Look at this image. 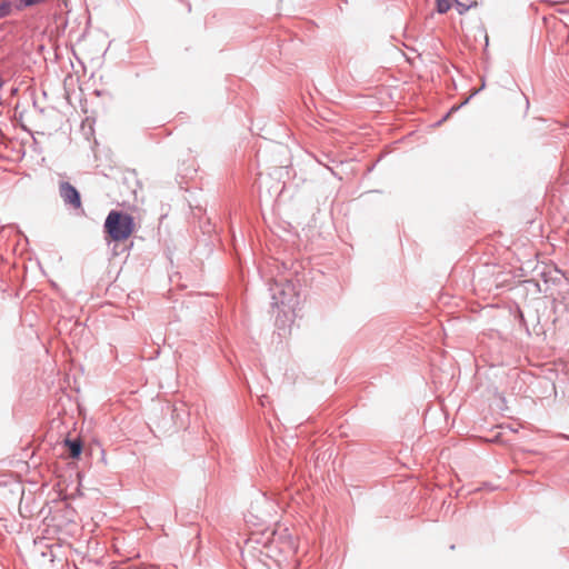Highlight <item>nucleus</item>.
<instances>
[{"instance_id": "1", "label": "nucleus", "mask_w": 569, "mask_h": 569, "mask_svg": "<svg viewBox=\"0 0 569 569\" xmlns=\"http://www.w3.org/2000/svg\"><path fill=\"white\" fill-rule=\"evenodd\" d=\"M104 232L116 241L127 240L134 231V219L121 210H111L104 220Z\"/></svg>"}, {"instance_id": "2", "label": "nucleus", "mask_w": 569, "mask_h": 569, "mask_svg": "<svg viewBox=\"0 0 569 569\" xmlns=\"http://www.w3.org/2000/svg\"><path fill=\"white\" fill-rule=\"evenodd\" d=\"M272 306L288 307L291 310L299 305V293L292 280L284 279L276 281L270 288Z\"/></svg>"}, {"instance_id": "3", "label": "nucleus", "mask_w": 569, "mask_h": 569, "mask_svg": "<svg viewBox=\"0 0 569 569\" xmlns=\"http://www.w3.org/2000/svg\"><path fill=\"white\" fill-rule=\"evenodd\" d=\"M59 196L64 206L72 209H82V200L80 191L69 181L59 182Z\"/></svg>"}, {"instance_id": "4", "label": "nucleus", "mask_w": 569, "mask_h": 569, "mask_svg": "<svg viewBox=\"0 0 569 569\" xmlns=\"http://www.w3.org/2000/svg\"><path fill=\"white\" fill-rule=\"evenodd\" d=\"M63 447L67 450L68 457L71 459H79L83 451V442L80 438H66Z\"/></svg>"}, {"instance_id": "5", "label": "nucleus", "mask_w": 569, "mask_h": 569, "mask_svg": "<svg viewBox=\"0 0 569 569\" xmlns=\"http://www.w3.org/2000/svg\"><path fill=\"white\" fill-rule=\"evenodd\" d=\"M47 0H17L14 3H13V8L17 10V11H22L23 9L26 8H31V7H34V6H38L40 3H43L46 2Z\"/></svg>"}, {"instance_id": "6", "label": "nucleus", "mask_w": 569, "mask_h": 569, "mask_svg": "<svg viewBox=\"0 0 569 569\" xmlns=\"http://www.w3.org/2000/svg\"><path fill=\"white\" fill-rule=\"evenodd\" d=\"M477 6V1L465 2L462 0H456L455 7L459 14H465L469 9Z\"/></svg>"}, {"instance_id": "7", "label": "nucleus", "mask_w": 569, "mask_h": 569, "mask_svg": "<svg viewBox=\"0 0 569 569\" xmlns=\"http://www.w3.org/2000/svg\"><path fill=\"white\" fill-rule=\"evenodd\" d=\"M13 3L9 0L0 2V19L7 18L12 13Z\"/></svg>"}, {"instance_id": "8", "label": "nucleus", "mask_w": 569, "mask_h": 569, "mask_svg": "<svg viewBox=\"0 0 569 569\" xmlns=\"http://www.w3.org/2000/svg\"><path fill=\"white\" fill-rule=\"evenodd\" d=\"M485 88V80H482V84L479 89L477 90H473L472 93L460 104V106H453L449 112L452 113L455 111H457L459 108H461L462 106L467 104L469 102V100L475 97L476 94L479 93L480 90H482Z\"/></svg>"}, {"instance_id": "9", "label": "nucleus", "mask_w": 569, "mask_h": 569, "mask_svg": "<svg viewBox=\"0 0 569 569\" xmlns=\"http://www.w3.org/2000/svg\"><path fill=\"white\" fill-rule=\"evenodd\" d=\"M436 3L439 13H446L451 7L450 0H436Z\"/></svg>"}, {"instance_id": "10", "label": "nucleus", "mask_w": 569, "mask_h": 569, "mask_svg": "<svg viewBox=\"0 0 569 569\" xmlns=\"http://www.w3.org/2000/svg\"><path fill=\"white\" fill-rule=\"evenodd\" d=\"M450 112L448 111L446 116H443V118L438 122V124H440L441 122L446 121L449 117H450Z\"/></svg>"}, {"instance_id": "11", "label": "nucleus", "mask_w": 569, "mask_h": 569, "mask_svg": "<svg viewBox=\"0 0 569 569\" xmlns=\"http://www.w3.org/2000/svg\"><path fill=\"white\" fill-rule=\"evenodd\" d=\"M3 84H4V81H3V79L0 77V89L3 87Z\"/></svg>"}]
</instances>
